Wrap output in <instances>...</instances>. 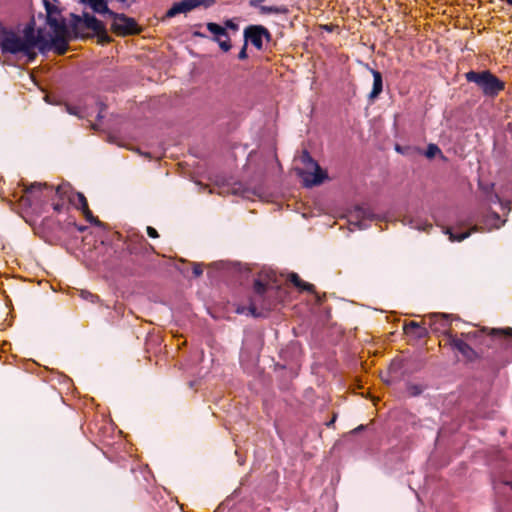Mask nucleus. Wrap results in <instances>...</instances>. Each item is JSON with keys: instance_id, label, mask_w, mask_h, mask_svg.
I'll list each match as a JSON object with an SVG mask.
<instances>
[{"instance_id": "a878e982", "label": "nucleus", "mask_w": 512, "mask_h": 512, "mask_svg": "<svg viewBox=\"0 0 512 512\" xmlns=\"http://www.w3.org/2000/svg\"><path fill=\"white\" fill-rule=\"evenodd\" d=\"M82 213L85 217V219L92 225H95V226H100L101 225V222L93 216L91 210L89 209V207L87 206L86 208H83L82 209Z\"/></svg>"}, {"instance_id": "ea45409f", "label": "nucleus", "mask_w": 512, "mask_h": 512, "mask_svg": "<svg viewBox=\"0 0 512 512\" xmlns=\"http://www.w3.org/2000/svg\"><path fill=\"white\" fill-rule=\"evenodd\" d=\"M250 5L256 7V0H250Z\"/></svg>"}, {"instance_id": "473e14b6", "label": "nucleus", "mask_w": 512, "mask_h": 512, "mask_svg": "<svg viewBox=\"0 0 512 512\" xmlns=\"http://www.w3.org/2000/svg\"><path fill=\"white\" fill-rule=\"evenodd\" d=\"M82 297L85 298V299H89L91 302H95L98 297L90 292H87V291H82L81 293Z\"/></svg>"}, {"instance_id": "5701e85b", "label": "nucleus", "mask_w": 512, "mask_h": 512, "mask_svg": "<svg viewBox=\"0 0 512 512\" xmlns=\"http://www.w3.org/2000/svg\"><path fill=\"white\" fill-rule=\"evenodd\" d=\"M70 192H71V190L69 192H67L66 194H64L62 196V198L61 197H52L51 198L49 203H51L54 211L60 213L64 210V208L66 207V200L69 201Z\"/></svg>"}, {"instance_id": "20e7f679", "label": "nucleus", "mask_w": 512, "mask_h": 512, "mask_svg": "<svg viewBox=\"0 0 512 512\" xmlns=\"http://www.w3.org/2000/svg\"><path fill=\"white\" fill-rule=\"evenodd\" d=\"M301 161L304 165V169L299 171V175L306 187L319 185L327 178V173L321 169L309 153L304 152Z\"/></svg>"}, {"instance_id": "e433bc0d", "label": "nucleus", "mask_w": 512, "mask_h": 512, "mask_svg": "<svg viewBox=\"0 0 512 512\" xmlns=\"http://www.w3.org/2000/svg\"><path fill=\"white\" fill-rule=\"evenodd\" d=\"M493 217L500 222L499 224H495L496 227H500V225L504 223V220L500 221V216L497 213H493Z\"/></svg>"}, {"instance_id": "c756f323", "label": "nucleus", "mask_w": 512, "mask_h": 512, "mask_svg": "<svg viewBox=\"0 0 512 512\" xmlns=\"http://www.w3.org/2000/svg\"><path fill=\"white\" fill-rule=\"evenodd\" d=\"M469 235H470L469 232L461 233V234H458V235H454V234L450 233V240H452V241H462L465 238H467Z\"/></svg>"}, {"instance_id": "f3484780", "label": "nucleus", "mask_w": 512, "mask_h": 512, "mask_svg": "<svg viewBox=\"0 0 512 512\" xmlns=\"http://www.w3.org/2000/svg\"><path fill=\"white\" fill-rule=\"evenodd\" d=\"M244 37H245V44L238 54V58L241 60H243L247 57V53H246L247 42H250L252 45L256 46V25L248 26L245 29Z\"/></svg>"}, {"instance_id": "39448f33", "label": "nucleus", "mask_w": 512, "mask_h": 512, "mask_svg": "<svg viewBox=\"0 0 512 512\" xmlns=\"http://www.w3.org/2000/svg\"><path fill=\"white\" fill-rule=\"evenodd\" d=\"M255 342L252 334L246 333L240 350V365L248 374H253L256 369Z\"/></svg>"}, {"instance_id": "b1692460", "label": "nucleus", "mask_w": 512, "mask_h": 512, "mask_svg": "<svg viewBox=\"0 0 512 512\" xmlns=\"http://www.w3.org/2000/svg\"><path fill=\"white\" fill-rule=\"evenodd\" d=\"M264 41L270 43L271 34L265 27L258 25V49H261Z\"/></svg>"}, {"instance_id": "58836bf2", "label": "nucleus", "mask_w": 512, "mask_h": 512, "mask_svg": "<svg viewBox=\"0 0 512 512\" xmlns=\"http://www.w3.org/2000/svg\"><path fill=\"white\" fill-rule=\"evenodd\" d=\"M462 337H464L466 339H470L471 338V333L462 334Z\"/></svg>"}, {"instance_id": "1a4fd4ad", "label": "nucleus", "mask_w": 512, "mask_h": 512, "mask_svg": "<svg viewBox=\"0 0 512 512\" xmlns=\"http://www.w3.org/2000/svg\"><path fill=\"white\" fill-rule=\"evenodd\" d=\"M206 26L208 31L214 35V40L219 44L220 48L225 52L229 51L231 43L226 28L213 22L207 23Z\"/></svg>"}, {"instance_id": "412c9836", "label": "nucleus", "mask_w": 512, "mask_h": 512, "mask_svg": "<svg viewBox=\"0 0 512 512\" xmlns=\"http://www.w3.org/2000/svg\"><path fill=\"white\" fill-rule=\"evenodd\" d=\"M373 75V88L370 93V98L374 99L378 97V95L382 92L383 89V82H382V75L379 71L372 70Z\"/></svg>"}, {"instance_id": "79ce46f5", "label": "nucleus", "mask_w": 512, "mask_h": 512, "mask_svg": "<svg viewBox=\"0 0 512 512\" xmlns=\"http://www.w3.org/2000/svg\"><path fill=\"white\" fill-rule=\"evenodd\" d=\"M252 285H253L254 288H256V279H253Z\"/></svg>"}, {"instance_id": "7ed1b4c3", "label": "nucleus", "mask_w": 512, "mask_h": 512, "mask_svg": "<svg viewBox=\"0 0 512 512\" xmlns=\"http://www.w3.org/2000/svg\"><path fill=\"white\" fill-rule=\"evenodd\" d=\"M466 79L469 82L475 83L482 90L483 94L488 97H495L505 87L504 82L490 71H470L466 74Z\"/></svg>"}, {"instance_id": "f704fd0d", "label": "nucleus", "mask_w": 512, "mask_h": 512, "mask_svg": "<svg viewBox=\"0 0 512 512\" xmlns=\"http://www.w3.org/2000/svg\"><path fill=\"white\" fill-rule=\"evenodd\" d=\"M225 28L237 31L238 30V25L236 23H234L233 20H227L225 22Z\"/></svg>"}, {"instance_id": "4468645a", "label": "nucleus", "mask_w": 512, "mask_h": 512, "mask_svg": "<svg viewBox=\"0 0 512 512\" xmlns=\"http://www.w3.org/2000/svg\"><path fill=\"white\" fill-rule=\"evenodd\" d=\"M29 39L34 42L33 51H35L36 48H38L41 53H46L51 50V40H47L40 31L36 35L34 30L29 28Z\"/></svg>"}, {"instance_id": "f257e3e1", "label": "nucleus", "mask_w": 512, "mask_h": 512, "mask_svg": "<svg viewBox=\"0 0 512 512\" xmlns=\"http://www.w3.org/2000/svg\"><path fill=\"white\" fill-rule=\"evenodd\" d=\"M70 191L69 184H61L56 188L46 183L35 182L24 188V195L21 202L24 206L34 210L42 209L48 204L52 197H61Z\"/></svg>"}, {"instance_id": "423d86ee", "label": "nucleus", "mask_w": 512, "mask_h": 512, "mask_svg": "<svg viewBox=\"0 0 512 512\" xmlns=\"http://www.w3.org/2000/svg\"><path fill=\"white\" fill-rule=\"evenodd\" d=\"M111 29L117 35H131L138 32L137 22L125 14L114 13Z\"/></svg>"}, {"instance_id": "9b49d317", "label": "nucleus", "mask_w": 512, "mask_h": 512, "mask_svg": "<svg viewBox=\"0 0 512 512\" xmlns=\"http://www.w3.org/2000/svg\"><path fill=\"white\" fill-rule=\"evenodd\" d=\"M202 4L203 2L201 0H182L176 2L166 12V17L172 18L181 13H188Z\"/></svg>"}, {"instance_id": "72a5a7b5", "label": "nucleus", "mask_w": 512, "mask_h": 512, "mask_svg": "<svg viewBox=\"0 0 512 512\" xmlns=\"http://www.w3.org/2000/svg\"><path fill=\"white\" fill-rule=\"evenodd\" d=\"M146 230H147V234H148L149 237H151V238H158L159 237L158 232H157V230L155 228H153L151 226H148Z\"/></svg>"}, {"instance_id": "ddd939ff", "label": "nucleus", "mask_w": 512, "mask_h": 512, "mask_svg": "<svg viewBox=\"0 0 512 512\" xmlns=\"http://www.w3.org/2000/svg\"><path fill=\"white\" fill-rule=\"evenodd\" d=\"M29 39L34 42L33 51H35L36 48H38L41 53H46L51 50V40H47L40 31L36 35L34 30L29 28Z\"/></svg>"}, {"instance_id": "cd10ccee", "label": "nucleus", "mask_w": 512, "mask_h": 512, "mask_svg": "<svg viewBox=\"0 0 512 512\" xmlns=\"http://www.w3.org/2000/svg\"><path fill=\"white\" fill-rule=\"evenodd\" d=\"M438 154H441V150L439 149V147L435 144H429L426 149L425 156L427 158H433Z\"/></svg>"}, {"instance_id": "6e6552de", "label": "nucleus", "mask_w": 512, "mask_h": 512, "mask_svg": "<svg viewBox=\"0 0 512 512\" xmlns=\"http://www.w3.org/2000/svg\"><path fill=\"white\" fill-rule=\"evenodd\" d=\"M44 4L47 14V24L51 27L53 32L67 33L65 19L62 17L58 8L48 1H44Z\"/></svg>"}, {"instance_id": "f8f14e48", "label": "nucleus", "mask_w": 512, "mask_h": 512, "mask_svg": "<svg viewBox=\"0 0 512 512\" xmlns=\"http://www.w3.org/2000/svg\"><path fill=\"white\" fill-rule=\"evenodd\" d=\"M428 324L432 331L446 334L450 326V318L447 314L434 313L428 317Z\"/></svg>"}, {"instance_id": "c85d7f7f", "label": "nucleus", "mask_w": 512, "mask_h": 512, "mask_svg": "<svg viewBox=\"0 0 512 512\" xmlns=\"http://www.w3.org/2000/svg\"><path fill=\"white\" fill-rule=\"evenodd\" d=\"M258 10L262 13H270V12H276V13H280V12H284L285 9H282V8H278V7H267V6H262V5H258Z\"/></svg>"}, {"instance_id": "2eb2a0df", "label": "nucleus", "mask_w": 512, "mask_h": 512, "mask_svg": "<svg viewBox=\"0 0 512 512\" xmlns=\"http://www.w3.org/2000/svg\"><path fill=\"white\" fill-rule=\"evenodd\" d=\"M84 4L88 5L93 10V12L103 16H109L112 18L113 14L115 13L109 9L107 0H89Z\"/></svg>"}, {"instance_id": "4c0bfd02", "label": "nucleus", "mask_w": 512, "mask_h": 512, "mask_svg": "<svg viewBox=\"0 0 512 512\" xmlns=\"http://www.w3.org/2000/svg\"><path fill=\"white\" fill-rule=\"evenodd\" d=\"M336 416H334L330 421L327 423L328 426L332 425L335 422Z\"/></svg>"}, {"instance_id": "393cba45", "label": "nucleus", "mask_w": 512, "mask_h": 512, "mask_svg": "<svg viewBox=\"0 0 512 512\" xmlns=\"http://www.w3.org/2000/svg\"><path fill=\"white\" fill-rule=\"evenodd\" d=\"M236 312L238 314H250L251 316L256 317V305L251 301L248 307L238 306Z\"/></svg>"}, {"instance_id": "a19ab883", "label": "nucleus", "mask_w": 512, "mask_h": 512, "mask_svg": "<svg viewBox=\"0 0 512 512\" xmlns=\"http://www.w3.org/2000/svg\"><path fill=\"white\" fill-rule=\"evenodd\" d=\"M194 35H195V36H200V37H204V36H205L204 34H202V33H200V32H195V33H194Z\"/></svg>"}, {"instance_id": "6ab92c4d", "label": "nucleus", "mask_w": 512, "mask_h": 512, "mask_svg": "<svg viewBox=\"0 0 512 512\" xmlns=\"http://www.w3.org/2000/svg\"><path fill=\"white\" fill-rule=\"evenodd\" d=\"M406 334H414L417 338H424L428 335V330L419 323L411 321L404 326Z\"/></svg>"}, {"instance_id": "0eeeda50", "label": "nucleus", "mask_w": 512, "mask_h": 512, "mask_svg": "<svg viewBox=\"0 0 512 512\" xmlns=\"http://www.w3.org/2000/svg\"><path fill=\"white\" fill-rule=\"evenodd\" d=\"M73 19L75 29L82 25L84 28L95 32L97 35H106L105 25L89 13H83L82 16L73 15Z\"/></svg>"}, {"instance_id": "dca6fc26", "label": "nucleus", "mask_w": 512, "mask_h": 512, "mask_svg": "<svg viewBox=\"0 0 512 512\" xmlns=\"http://www.w3.org/2000/svg\"><path fill=\"white\" fill-rule=\"evenodd\" d=\"M54 36L51 38V49L57 54L63 55L68 49V42L65 38L67 33L54 32Z\"/></svg>"}, {"instance_id": "c9c22d12", "label": "nucleus", "mask_w": 512, "mask_h": 512, "mask_svg": "<svg viewBox=\"0 0 512 512\" xmlns=\"http://www.w3.org/2000/svg\"><path fill=\"white\" fill-rule=\"evenodd\" d=\"M496 332V330H494ZM497 332L499 333H503L507 336H512V328H507V329H503V330H497Z\"/></svg>"}, {"instance_id": "f03ea898", "label": "nucleus", "mask_w": 512, "mask_h": 512, "mask_svg": "<svg viewBox=\"0 0 512 512\" xmlns=\"http://www.w3.org/2000/svg\"><path fill=\"white\" fill-rule=\"evenodd\" d=\"M33 45L34 42L29 39V28L24 30L23 36L7 29L1 38L0 50L3 54L22 55L32 62L37 56Z\"/></svg>"}, {"instance_id": "bb28decb", "label": "nucleus", "mask_w": 512, "mask_h": 512, "mask_svg": "<svg viewBox=\"0 0 512 512\" xmlns=\"http://www.w3.org/2000/svg\"><path fill=\"white\" fill-rule=\"evenodd\" d=\"M492 202L500 205L501 211L504 215L507 214L511 209L510 201L501 200L498 195L493 197Z\"/></svg>"}, {"instance_id": "aec40b11", "label": "nucleus", "mask_w": 512, "mask_h": 512, "mask_svg": "<svg viewBox=\"0 0 512 512\" xmlns=\"http://www.w3.org/2000/svg\"><path fill=\"white\" fill-rule=\"evenodd\" d=\"M288 280L301 291L314 292V285L303 281L297 273H290Z\"/></svg>"}, {"instance_id": "2f4dec72", "label": "nucleus", "mask_w": 512, "mask_h": 512, "mask_svg": "<svg viewBox=\"0 0 512 512\" xmlns=\"http://www.w3.org/2000/svg\"><path fill=\"white\" fill-rule=\"evenodd\" d=\"M256 195L255 189H246L243 191V197L247 199L253 200V197Z\"/></svg>"}, {"instance_id": "7c9ffc66", "label": "nucleus", "mask_w": 512, "mask_h": 512, "mask_svg": "<svg viewBox=\"0 0 512 512\" xmlns=\"http://www.w3.org/2000/svg\"><path fill=\"white\" fill-rule=\"evenodd\" d=\"M202 273H203V269H202L201 264H199V263H195V264L193 265V274H194V276H195V277H199V276H201V275H202Z\"/></svg>"}, {"instance_id": "4be33fe9", "label": "nucleus", "mask_w": 512, "mask_h": 512, "mask_svg": "<svg viewBox=\"0 0 512 512\" xmlns=\"http://www.w3.org/2000/svg\"><path fill=\"white\" fill-rule=\"evenodd\" d=\"M69 202L72 203L77 209L81 211L83 208H86L88 206L86 197L83 193L80 192L73 193L71 191L69 196Z\"/></svg>"}, {"instance_id": "a211bd4d", "label": "nucleus", "mask_w": 512, "mask_h": 512, "mask_svg": "<svg viewBox=\"0 0 512 512\" xmlns=\"http://www.w3.org/2000/svg\"><path fill=\"white\" fill-rule=\"evenodd\" d=\"M263 274H264L263 270L258 272V282H257L258 295L261 293L262 290H264L266 288H272L275 286V278H276L275 273L272 271L266 272V276L268 278L267 280L263 279Z\"/></svg>"}, {"instance_id": "9d476101", "label": "nucleus", "mask_w": 512, "mask_h": 512, "mask_svg": "<svg viewBox=\"0 0 512 512\" xmlns=\"http://www.w3.org/2000/svg\"><path fill=\"white\" fill-rule=\"evenodd\" d=\"M448 343L466 359L472 360L476 357V352L464 339L459 338L456 335L449 334Z\"/></svg>"}]
</instances>
